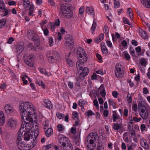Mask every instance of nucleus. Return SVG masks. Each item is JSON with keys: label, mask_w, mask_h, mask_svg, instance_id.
Masks as SVG:
<instances>
[{"label": "nucleus", "mask_w": 150, "mask_h": 150, "mask_svg": "<svg viewBox=\"0 0 150 150\" xmlns=\"http://www.w3.org/2000/svg\"><path fill=\"white\" fill-rule=\"evenodd\" d=\"M19 109L20 110V113L22 120H23L24 123L21 126L18 132L17 140V146L20 150H29V145L23 144L22 142L21 137L22 134L24 132V140L28 141L30 139H33V135L31 134L30 130L33 127V118L36 117L35 113L32 112L33 109L32 108L30 104L28 102H23L20 105Z\"/></svg>", "instance_id": "nucleus-1"}, {"label": "nucleus", "mask_w": 150, "mask_h": 150, "mask_svg": "<svg viewBox=\"0 0 150 150\" xmlns=\"http://www.w3.org/2000/svg\"><path fill=\"white\" fill-rule=\"evenodd\" d=\"M59 14L67 18H69L72 16L73 12L70 6L67 4H64L60 7Z\"/></svg>", "instance_id": "nucleus-2"}, {"label": "nucleus", "mask_w": 150, "mask_h": 150, "mask_svg": "<svg viewBox=\"0 0 150 150\" xmlns=\"http://www.w3.org/2000/svg\"><path fill=\"white\" fill-rule=\"evenodd\" d=\"M98 135L96 133H91L87 136L86 140L87 142H89L90 144L87 146L88 150H96V144L94 142L97 138Z\"/></svg>", "instance_id": "nucleus-3"}, {"label": "nucleus", "mask_w": 150, "mask_h": 150, "mask_svg": "<svg viewBox=\"0 0 150 150\" xmlns=\"http://www.w3.org/2000/svg\"><path fill=\"white\" fill-rule=\"evenodd\" d=\"M47 57L48 62L51 63L59 62L61 59L59 53L56 51L49 52Z\"/></svg>", "instance_id": "nucleus-4"}, {"label": "nucleus", "mask_w": 150, "mask_h": 150, "mask_svg": "<svg viewBox=\"0 0 150 150\" xmlns=\"http://www.w3.org/2000/svg\"><path fill=\"white\" fill-rule=\"evenodd\" d=\"M27 35L29 40L35 41V45L38 46L40 44V40L38 36L35 32L31 30H28L27 33Z\"/></svg>", "instance_id": "nucleus-5"}, {"label": "nucleus", "mask_w": 150, "mask_h": 150, "mask_svg": "<svg viewBox=\"0 0 150 150\" xmlns=\"http://www.w3.org/2000/svg\"><path fill=\"white\" fill-rule=\"evenodd\" d=\"M77 54L78 57H79V61L82 63L86 62L87 59V55L84 50L81 47L78 48L77 51Z\"/></svg>", "instance_id": "nucleus-6"}, {"label": "nucleus", "mask_w": 150, "mask_h": 150, "mask_svg": "<svg viewBox=\"0 0 150 150\" xmlns=\"http://www.w3.org/2000/svg\"><path fill=\"white\" fill-rule=\"evenodd\" d=\"M140 116L143 119H146L149 116V114L145 106L142 103L138 105Z\"/></svg>", "instance_id": "nucleus-7"}, {"label": "nucleus", "mask_w": 150, "mask_h": 150, "mask_svg": "<svg viewBox=\"0 0 150 150\" xmlns=\"http://www.w3.org/2000/svg\"><path fill=\"white\" fill-rule=\"evenodd\" d=\"M33 56L28 54H25L23 57L25 63L30 67L33 66Z\"/></svg>", "instance_id": "nucleus-8"}, {"label": "nucleus", "mask_w": 150, "mask_h": 150, "mask_svg": "<svg viewBox=\"0 0 150 150\" xmlns=\"http://www.w3.org/2000/svg\"><path fill=\"white\" fill-rule=\"evenodd\" d=\"M74 40L70 34H68L65 37L64 44L67 46H69L73 44Z\"/></svg>", "instance_id": "nucleus-9"}, {"label": "nucleus", "mask_w": 150, "mask_h": 150, "mask_svg": "<svg viewBox=\"0 0 150 150\" xmlns=\"http://www.w3.org/2000/svg\"><path fill=\"white\" fill-rule=\"evenodd\" d=\"M18 124L17 120L13 118L9 119L8 121V125L11 129L15 128L17 125Z\"/></svg>", "instance_id": "nucleus-10"}, {"label": "nucleus", "mask_w": 150, "mask_h": 150, "mask_svg": "<svg viewBox=\"0 0 150 150\" xmlns=\"http://www.w3.org/2000/svg\"><path fill=\"white\" fill-rule=\"evenodd\" d=\"M62 139H60V141L61 142V145H62L63 147H64L63 149L65 150H73V147L72 145L70 143H69L67 144V147L66 146V144L65 143L62 141Z\"/></svg>", "instance_id": "nucleus-11"}, {"label": "nucleus", "mask_w": 150, "mask_h": 150, "mask_svg": "<svg viewBox=\"0 0 150 150\" xmlns=\"http://www.w3.org/2000/svg\"><path fill=\"white\" fill-rule=\"evenodd\" d=\"M24 49V45L22 43H18L16 46V52L20 54L21 53Z\"/></svg>", "instance_id": "nucleus-12"}, {"label": "nucleus", "mask_w": 150, "mask_h": 150, "mask_svg": "<svg viewBox=\"0 0 150 150\" xmlns=\"http://www.w3.org/2000/svg\"><path fill=\"white\" fill-rule=\"evenodd\" d=\"M82 71H81L79 75L80 78L84 77L87 76L89 72V69L86 67H85L82 69Z\"/></svg>", "instance_id": "nucleus-13"}, {"label": "nucleus", "mask_w": 150, "mask_h": 150, "mask_svg": "<svg viewBox=\"0 0 150 150\" xmlns=\"http://www.w3.org/2000/svg\"><path fill=\"white\" fill-rule=\"evenodd\" d=\"M44 106L48 109H50L53 107V105L51 102L49 100L45 99L44 101Z\"/></svg>", "instance_id": "nucleus-14"}, {"label": "nucleus", "mask_w": 150, "mask_h": 150, "mask_svg": "<svg viewBox=\"0 0 150 150\" xmlns=\"http://www.w3.org/2000/svg\"><path fill=\"white\" fill-rule=\"evenodd\" d=\"M4 109L6 112L9 114L12 112L13 111L12 108L11 107L9 104H7L5 105Z\"/></svg>", "instance_id": "nucleus-15"}, {"label": "nucleus", "mask_w": 150, "mask_h": 150, "mask_svg": "<svg viewBox=\"0 0 150 150\" xmlns=\"http://www.w3.org/2000/svg\"><path fill=\"white\" fill-rule=\"evenodd\" d=\"M39 133V131H36L34 133V137H33V140L31 141V143L32 144L31 146L33 147L36 144V141L35 140L36 139Z\"/></svg>", "instance_id": "nucleus-16"}, {"label": "nucleus", "mask_w": 150, "mask_h": 150, "mask_svg": "<svg viewBox=\"0 0 150 150\" xmlns=\"http://www.w3.org/2000/svg\"><path fill=\"white\" fill-rule=\"evenodd\" d=\"M139 33L141 36L144 39H147L148 38V36L147 33L141 29L139 30Z\"/></svg>", "instance_id": "nucleus-17"}, {"label": "nucleus", "mask_w": 150, "mask_h": 150, "mask_svg": "<svg viewBox=\"0 0 150 150\" xmlns=\"http://www.w3.org/2000/svg\"><path fill=\"white\" fill-rule=\"evenodd\" d=\"M141 2L144 6L150 8V0H141Z\"/></svg>", "instance_id": "nucleus-18"}, {"label": "nucleus", "mask_w": 150, "mask_h": 150, "mask_svg": "<svg viewBox=\"0 0 150 150\" xmlns=\"http://www.w3.org/2000/svg\"><path fill=\"white\" fill-rule=\"evenodd\" d=\"M85 63H82L79 61V62H77L76 64L77 69L79 71H81L83 69V67L84 66L83 64Z\"/></svg>", "instance_id": "nucleus-19"}, {"label": "nucleus", "mask_w": 150, "mask_h": 150, "mask_svg": "<svg viewBox=\"0 0 150 150\" xmlns=\"http://www.w3.org/2000/svg\"><path fill=\"white\" fill-rule=\"evenodd\" d=\"M0 122L1 125H3L5 122V118L3 112L0 111Z\"/></svg>", "instance_id": "nucleus-20"}, {"label": "nucleus", "mask_w": 150, "mask_h": 150, "mask_svg": "<svg viewBox=\"0 0 150 150\" xmlns=\"http://www.w3.org/2000/svg\"><path fill=\"white\" fill-rule=\"evenodd\" d=\"M140 144L142 147L145 146L146 148H147L149 147L148 145L147 144V141L145 139H142L141 140Z\"/></svg>", "instance_id": "nucleus-21"}, {"label": "nucleus", "mask_w": 150, "mask_h": 150, "mask_svg": "<svg viewBox=\"0 0 150 150\" xmlns=\"http://www.w3.org/2000/svg\"><path fill=\"white\" fill-rule=\"evenodd\" d=\"M53 133V130L51 128H49L46 131H45L46 135L47 137L50 136Z\"/></svg>", "instance_id": "nucleus-22"}, {"label": "nucleus", "mask_w": 150, "mask_h": 150, "mask_svg": "<svg viewBox=\"0 0 150 150\" xmlns=\"http://www.w3.org/2000/svg\"><path fill=\"white\" fill-rule=\"evenodd\" d=\"M7 21V19L6 18L0 20V28H2L5 26Z\"/></svg>", "instance_id": "nucleus-23"}, {"label": "nucleus", "mask_w": 150, "mask_h": 150, "mask_svg": "<svg viewBox=\"0 0 150 150\" xmlns=\"http://www.w3.org/2000/svg\"><path fill=\"white\" fill-rule=\"evenodd\" d=\"M115 73L117 78H121L124 76L123 73L118 72L117 71H115Z\"/></svg>", "instance_id": "nucleus-24"}, {"label": "nucleus", "mask_w": 150, "mask_h": 150, "mask_svg": "<svg viewBox=\"0 0 150 150\" xmlns=\"http://www.w3.org/2000/svg\"><path fill=\"white\" fill-rule=\"evenodd\" d=\"M23 1L24 2L23 6L25 8H26L30 5V0H23Z\"/></svg>", "instance_id": "nucleus-25"}, {"label": "nucleus", "mask_w": 150, "mask_h": 150, "mask_svg": "<svg viewBox=\"0 0 150 150\" xmlns=\"http://www.w3.org/2000/svg\"><path fill=\"white\" fill-rule=\"evenodd\" d=\"M101 48L102 50V52L103 54H106L108 53L107 49L106 46L104 45L101 44Z\"/></svg>", "instance_id": "nucleus-26"}, {"label": "nucleus", "mask_w": 150, "mask_h": 150, "mask_svg": "<svg viewBox=\"0 0 150 150\" xmlns=\"http://www.w3.org/2000/svg\"><path fill=\"white\" fill-rule=\"evenodd\" d=\"M121 125L120 124L115 123L113 126V128L114 129L117 130L121 128Z\"/></svg>", "instance_id": "nucleus-27"}, {"label": "nucleus", "mask_w": 150, "mask_h": 150, "mask_svg": "<svg viewBox=\"0 0 150 150\" xmlns=\"http://www.w3.org/2000/svg\"><path fill=\"white\" fill-rule=\"evenodd\" d=\"M118 119V116L115 112H113L112 114V120L113 122H115L116 120Z\"/></svg>", "instance_id": "nucleus-28"}, {"label": "nucleus", "mask_w": 150, "mask_h": 150, "mask_svg": "<svg viewBox=\"0 0 150 150\" xmlns=\"http://www.w3.org/2000/svg\"><path fill=\"white\" fill-rule=\"evenodd\" d=\"M36 83L38 84L39 86H41L43 88H45V85L42 81L37 80L36 82Z\"/></svg>", "instance_id": "nucleus-29"}, {"label": "nucleus", "mask_w": 150, "mask_h": 150, "mask_svg": "<svg viewBox=\"0 0 150 150\" xmlns=\"http://www.w3.org/2000/svg\"><path fill=\"white\" fill-rule=\"evenodd\" d=\"M43 126L44 128L45 129H47L49 127V124L47 120H45V121L43 122Z\"/></svg>", "instance_id": "nucleus-30"}, {"label": "nucleus", "mask_w": 150, "mask_h": 150, "mask_svg": "<svg viewBox=\"0 0 150 150\" xmlns=\"http://www.w3.org/2000/svg\"><path fill=\"white\" fill-rule=\"evenodd\" d=\"M86 11L88 13L91 14L93 12L94 9L91 7H88L87 8Z\"/></svg>", "instance_id": "nucleus-31"}, {"label": "nucleus", "mask_w": 150, "mask_h": 150, "mask_svg": "<svg viewBox=\"0 0 150 150\" xmlns=\"http://www.w3.org/2000/svg\"><path fill=\"white\" fill-rule=\"evenodd\" d=\"M127 99L128 103H132V97L129 93L127 95Z\"/></svg>", "instance_id": "nucleus-32"}, {"label": "nucleus", "mask_w": 150, "mask_h": 150, "mask_svg": "<svg viewBox=\"0 0 150 150\" xmlns=\"http://www.w3.org/2000/svg\"><path fill=\"white\" fill-rule=\"evenodd\" d=\"M65 59L67 64H69L70 66H71L73 65V62L71 59H69L68 57L66 58Z\"/></svg>", "instance_id": "nucleus-33"}, {"label": "nucleus", "mask_w": 150, "mask_h": 150, "mask_svg": "<svg viewBox=\"0 0 150 150\" xmlns=\"http://www.w3.org/2000/svg\"><path fill=\"white\" fill-rule=\"evenodd\" d=\"M124 55L125 59L127 60H129L130 59V57L129 55L126 52H124Z\"/></svg>", "instance_id": "nucleus-34"}, {"label": "nucleus", "mask_w": 150, "mask_h": 150, "mask_svg": "<svg viewBox=\"0 0 150 150\" xmlns=\"http://www.w3.org/2000/svg\"><path fill=\"white\" fill-rule=\"evenodd\" d=\"M0 11H1L5 8V6L3 1H0Z\"/></svg>", "instance_id": "nucleus-35"}, {"label": "nucleus", "mask_w": 150, "mask_h": 150, "mask_svg": "<svg viewBox=\"0 0 150 150\" xmlns=\"http://www.w3.org/2000/svg\"><path fill=\"white\" fill-rule=\"evenodd\" d=\"M127 132H125L124 133L123 136V139L124 141L126 142H128L129 141L128 138L127 136L125 137V136H127Z\"/></svg>", "instance_id": "nucleus-36"}, {"label": "nucleus", "mask_w": 150, "mask_h": 150, "mask_svg": "<svg viewBox=\"0 0 150 150\" xmlns=\"http://www.w3.org/2000/svg\"><path fill=\"white\" fill-rule=\"evenodd\" d=\"M96 22H94V20L93 25H92V27L91 28V30H92L93 32L94 31L96 27Z\"/></svg>", "instance_id": "nucleus-37"}, {"label": "nucleus", "mask_w": 150, "mask_h": 150, "mask_svg": "<svg viewBox=\"0 0 150 150\" xmlns=\"http://www.w3.org/2000/svg\"><path fill=\"white\" fill-rule=\"evenodd\" d=\"M129 51L130 54L133 56H135L134 51L132 47H129Z\"/></svg>", "instance_id": "nucleus-38"}, {"label": "nucleus", "mask_w": 150, "mask_h": 150, "mask_svg": "<svg viewBox=\"0 0 150 150\" xmlns=\"http://www.w3.org/2000/svg\"><path fill=\"white\" fill-rule=\"evenodd\" d=\"M79 105L81 107V108L84 109V102L82 100H80L79 101Z\"/></svg>", "instance_id": "nucleus-39"}, {"label": "nucleus", "mask_w": 150, "mask_h": 150, "mask_svg": "<svg viewBox=\"0 0 150 150\" xmlns=\"http://www.w3.org/2000/svg\"><path fill=\"white\" fill-rule=\"evenodd\" d=\"M140 63L141 65L145 66L146 64V61L145 59L143 58L141 61Z\"/></svg>", "instance_id": "nucleus-40"}, {"label": "nucleus", "mask_w": 150, "mask_h": 150, "mask_svg": "<svg viewBox=\"0 0 150 150\" xmlns=\"http://www.w3.org/2000/svg\"><path fill=\"white\" fill-rule=\"evenodd\" d=\"M1 11L3 13H4V15L3 16H6L7 15H8V10H7L5 7L3 9V10H2Z\"/></svg>", "instance_id": "nucleus-41"}, {"label": "nucleus", "mask_w": 150, "mask_h": 150, "mask_svg": "<svg viewBox=\"0 0 150 150\" xmlns=\"http://www.w3.org/2000/svg\"><path fill=\"white\" fill-rule=\"evenodd\" d=\"M56 115L57 117L59 119H62L63 117L64 116V114H61L59 112L57 113Z\"/></svg>", "instance_id": "nucleus-42"}, {"label": "nucleus", "mask_w": 150, "mask_h": 150, "mask_svg": "<svg viewBox=\"0 0 150 150\" xmlns=\"http://www.w3.org/2000/svg\"><path fill=\"white\" fill-rule=\"evenodd\" d=\"M14 40V39L12 37H10V38L8 39L7 40V43L11 44Z\"/></svg>", "instance_id": "nucleus-43"}, {"label": "nucleus", "mask_w": 150, "mask_h": 150, "mask_svg": "<svg viewBox=\"0 0 150 150\" xmlns=\"http://www.w3.org/2000/svg\"><path fill=\"white\" fill-rule=\"evenodd\" d=\"M78 113L76 111L72 113V118L75 119L78 118Z\"/></svg>", "instance_id": "nucleus-44"}, {"label": "nucleus", "mask_w": 150, "mask_h": 150, "mask_svg": "<svg viewBox=\"0 0 150 150\" xmlns=\"http://www.w3.org/2000/svg\"><path fill=\"white\" fill-rule=\"evenodd\" d=\"M132 109L135 112L137 111V104H134L132 105Z\"/></svg>", "instance_id": "nucleus-45"}, {"label": "nucleus", "mask_w": 150, "mask_h": 150, "mask_svg": "<svg viewBox=\"0 0 150 150\" xmlns=\"http://www.w3.org/2000/svg\"><path fill=\"white\" fill-rule=\"evenodd\" d=\"M104 32L105 34H108L109 32V30L108 26L105 25L103 28Z\"/></svg>", "instance_id": "nucleus-46"}, {"label": "nucleus", "mask_w": 150, "mask_h": 150, "mask_svg": "<svg viewBox=\"0 0 150 150\" xmlns=\"http://www.w3.org/2000/svg\"><path fill=\"white\" fill-rule=\"evenodd\" d=\"M80 136V132L79 131L76 132V134L75 135V139H79Z\"/></svg>", "instance_id": "nucleus-47"}, {"label": "nucleus", "mask_w": 150, "mask_h": 150, "mask_svg": "<svg viewBox=\"0 0 150 150\" xmlns=\"http://www.w3.org/2000/svg\"><path fill=\"white\" fill-rule=\"evenodd\" d=\"M49 45L50 46H52L53 43V39L52 37H50L49 38Z\"/></svg>", "instance_id": "nucleus-48"}, {"label": "nucleus", "mask_w": 150, "mask_h": 150, "mask_svg": "<svg viewBox=\"0 0 150 150\" xmlns=\"http://www.w3.org/2000/svg\"><path fill=\"white\" fill-rule=\"evenodd\" d=\"M68 86L71 89H73L74 88L73 83L71 81L68 82Z\"/></svg>", "instance_id": "nucleus-49"}, {"label": "nucleus", "mask_w": 150, "mask_h": 150, "mask_svg": "<svg viewBox=\"0 0 150 150\" xmlns=\"http://www.w3.org/2000/svg\"><path fill=\"white\" fill-rule=\"evenodd\" d=\"M38 69L41 73L43 74H45L46 71L43 69L39 67L38 68Z\"/></svg>", "instance_id": "nucleus-50"}, {"label": "nucleus", "mask_w": 150, "mask_h": 150, "mask_svg": "<svg viewBox=\"0 0 150 150\" xmlns=\"http://www.w3.org/2000/svg\"><path fill=\"white\" fill-rule=\"evenodd\" d=\"M100 93V94L101 95L102 97H105L106 95L105 91V90H102L101 91Z\"/></svg>", "instance_id": "nucleus-51"}, {"label": "nucleus", "mask_w": 150, "mask_h": 150, "mask_svg": "<svg viewBox=\"0 0 150 150\" xmlns=\"http://www.w3.org/2000/svg\"><path fill=\"white\" fill-rule=\"evenodd\" d=\"M114 7L115 8H117L119 7L120 6V2L119 1L114 3Z\"/></svg>", "instance_id": "nucleus-52"}, {"label": "nucleus", "mask_w": 150, "mask_h": 150, "mask_svg": "<svg viewBox=\"0 0 150 150\" xmlns=\"http://www.w3.org/2000/svg\"><path fill=\"white\" fill-rule=\"evenodd\" d=\"M96 73L97 74H100L101 75H103L105 73V72L104 73L103 70H99L97 71H96Z\"/></svg>", "instance_id": "nucleus-53"}, {"label": "nucleus", "mask_w": 150, "mask_h": 150, "mask_svg": "<svg viewBox=\"0 0 150 150\" xmlns=\"http://www.w3.org/2000/svg\"><path fill=\"white\" fill-rule=\"evenodd\" d=\"M57 127L59 132L62 130L63 127L62 124H59L58 125Z\"/></svg>", "instance_id": "nucleus-54"}, {"label": "nucleus", "mask_w": 150, "mask_h": 150, "mask_svg": "<svg viewBox=\"0 0 150 150\" xmlns=\"http://www.w3.org/2000/svg\"><path fill=\"white\" fill-rule=\"evenodd\" d=\"M48 2L50 3V4L52 6H54L55 5V2L53 1V0H49Z\"/></svg>", "instance_id": "nucleus-55"}, {"label": "nucleus", "mask_w": 150, "mask_h": 150, "mask_svg": "<svg viewBox=\"0 0 150 150\" xmlns=\"http://www.w3.org/2000/svg\"><path fill=\"white\" fill-rule=\"evenodd\" d=\"M145 125L144 124H142L140 127V129L142 131H144L145 130Z\"/></svg>", "instance_id": "nucleus-56"}, {"label": "nucleus", "mask_w": 150, "mask_h": 150, "mask_svg": "<svg viewBox=\"0 0 150 150\" xmlns=\"http://www.w3.org/2000/svg\"><path fill=\"white\" fill-rule=\"evenodd\" d=\"M93 102L94 103V105L96 107H97L98 106V100H97V99H95L93 100Z\"/></svg>", "instance_id": "nucleus-57"}, {"label": "nucleus", "mask_w": 150, "mask_h": 150, "mask_svg": "<svg viewBox=\"0 0 150 150\" xmlns=\"http://www.w3.org/2000/svg\"><path fill=\"white\" fill-rule=\"evenodd\" d=\"M96 57L98 59V60H99V61L101 62L102 61V57L98 53L96 54Z\"/></svg>", "instance_id": "nucleus-58"}, {"label": "nucleus", "mask_w": 150, "mask_h": 150, "mask_svg": "<svg viewBox=\"0 0 150 150\" xmlns=\"http://www.w3.org/2000/svg\"><path fill=\"white\" fill-rule=\"evenodd\" d=\"M86 113H87V115L88 116H89L92 115H95V114L93 113L91 110H88L87 112H86Z\"/></svg>", "instance_id": "nucleus-59"}, {"label": "nucleus", "mask_w": 150, "mask_h": 150, "mask_svg": "<svg viewBox=\"0 0 150 150\" xmlns=\"http://www.w3.org/2000/svg\"><path fill=\"white\" fill-rule=\"evenodd\" d=\"M118 93L117 92L115 91H113L112 93V95L115 98H116L117 96Z\"/></svg>", "instance_id": "nucleus-60"}, {"label": "nucleus", "mask_w": 150, "mask_h": 150, "mask_svg": "<svg viewBox=\"0 0 150 150\" xmlns=\"http://www.w3.org/2000/svg\"><path fill=\"white\" fill-rule=\"evenodd\" d=\"M84 11V9L83 8V6L81 7L79 10V13H80L81 14H82L83 13Z\"/></svg>", "instance_id": "nucleus-61"}, {"label": "nucleus", "mask_w": 150, "mask_h": 150, "mask_svg": "<svg viewBox=\"0 0 150 150\" xmlns=\"http://www.w3.org/2000/svg\"><path fill=\"white\" fill-rule=\"evenodd\" d=\"M103 115L105 117H107L108 115V112L107 110H105L103 112Z\"/></svg>", "instance_id": "nucleus-62"}, {"label": "nucleus", "mask_w": 150, "mask_h": 150, "mask_svg": "<svg viewBox=\"0 0 150 150\" xmlns=\"http://www.w3.org/2000/svg\"><path fill=\"white\" fill-rule=\"evenodd\" d=\"M132 45L135 46H136L138 45V43L137 41H136L135 40H132Z\"/></svg>", "instance_id": "nucleus-63"}, {"label": "nucleus", "mask_w": 150, "mask_h": 150, "mask_svg": "<svg viewBox=\"0 0 150 150\" xmlns=\"http://www.w3.org/2000/svg\"><path fill=\"white\" fill-rule=\"evenodd\" d=\"M106 43L108 47H112V43L110 41H106Z\"/></svg>", "instance_id": "nucleus-64"}]
</instances>
